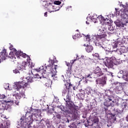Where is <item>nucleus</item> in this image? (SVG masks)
I'll use <instances>...</instances> for the list:
<instances>
[{
    "label": "nucleus",
    "instance_id": "nucleus-38",
    "mask_svg": "<svg viewBox=\"0 0 128 128\" xmlns=\"http://www.w3.org/2000/svg\"><path fill=\"white\" fill-rule=\"evenodd\" d=\"M20 94V98H26V94H24V93H19Z\"/></svg>",
    "mask_w": 128,
    "mask_h": 128
},
{
    "label": "nucleus",
    "instance_id": "nucleus-15",
    "mask_svg": "<svg viewBox=\"0 0 128 128\" xmlns=\"http://www.w3.org/2000/svg\"><path fill=\"white\" fill-rule=\"evenodd\" d=\"M117 52H118L119 54H126V52H128V48H126L124 46H121L120 48L118 49Z\"/></svg>",
    "mask_w": 128,
    "mask_h": 128
},
{
    "label": "nucleus",
    "instance_id": "nucleus-11",
    "mask_svg": "<svg viewBox=\"0 0 128 128\" xmlns=\"http://www.w3.org/2000/svg\"><path fill=\"white\" fill-rule=\"evenodd\" d=\"M94 73L96 74L97 78H100V76H102L104 75V73L98 66L96 67L95 70H94Z\"/></svg>",
    "mask_w": 128,
    "mask_h": 128
},
{
    "label": "nucleus",
    "instance_id": "nucleus-45",
    "mask_svg": "<svg viewBox=\"0 0 128 128\" xmlns=\"http://www.w3.org/2000/svg\"><path fill=\"white\" fill-rule=\"evenodd\" d=\"M34 78H40V76L38 75V74H36L34 77Z\"/></svg>",
    "mask_w": 128,
    "mask_h": 128
},
{
    "label": "nucleus",
    "instance_id": "nucleus-21",
    "mask_svg": "<svg viewBox=\"0 0 128 128\" xmlns=\"http://www.w3.org/2000/svg\"><path fill=\"white\" fill-rule=\"evenodd\" d=\"M27 112H29L30 114H32L34 116V114H38V110L34 109L31 108L30 109V111H27Z\"/></svg>",
    "mask_w": 128,
    "mask_h": 128
},
{
    "label": "nucleus",
    "instance_id": "nucleus-63",
    "mask_svg": "<svg viewBox=\"0 0 128 128\" xmlns=\"http://www.w3.org/2000/svg\"><path fill=\"white\" fill-rule=\"evenodd\" d=\"M124 106H126V105H124Z\"/></svg>",
    "mask_w": 128,
    "mask_h": 128
},
{
    "label": "nucleus",
    "instance_id": "nucleus-19",
    "mask_svg": "<svg viewBox=\"0 0 128 128\" xmlns=\"http://www.w3.org/2000/svg\"><path fill=\"white\" fill-rule=\"evenodd\" d=\"M16 88H17L18 90H22V88H24V84H22V82H18L15 84Z\"/></svg>",
    "mask_w": 128,
    "mask_h": 128
},
{
    "label": "nucleus",
    "instance_id": "nucleus-49",
    "mask_svg": "<svg viewBox=\"0 0 128 128\" xmlns=\"http://www.w3.org/2000/svg\"><path fill=\"white\" fill-rule=\"evenodd\" d=\"M94 128H100V125L98 124H96V126H94Z\"/></svg>",
    "mask_w": 128,
    "mask_h": 128
},
{
    "label": "nucleus",
    "instance_id": "nucleus-51",
    "mask_svg": "<svg viewBox=\"0 0 128 128\" xmlns=\"http://www.w3.org/2000/svg\"><path fill=\"white\" fill-rule=\"evenodd\" d=\"M72 108H74V110H76L78 109V107H72V108L70 110H72Z\"/></svg>",
    "mask_w": 128,
    "mask_h": 128
},
{
    "label": "nucleus",
    "instance_id": "nucleus-27",
    "mask_svg": "<svg viewBox=\"0 0 128 128\" xmlns=\"http://www.w3.org/2000/svg\"><path fill=\"white\" fill-rule=\"evenodd\" d=\"M26 66H28L26 62H23L20 66V68H22V70H26Z\"/></svg>",
    "mask_w": 128,
    "mask_h": 128
},
{
    "label": "nucleus",
    "instance_id": "nucleus-44",
    "mask_svg": "<svg viewBox=\"0 0 128 128\" xmlns=\"http://www.w3.org/2000/svg\"><path fill=\"white\" fill-rule=\"evenodd\" d=\"M56 118H58V120H60V118H62V116L60 114H57Z\"/></svg>",
    "mask_w": 128,
    "mask_h": 128
},
{
    "label": "nucleus",
    "instance_id": "nucleus-9",
    "mask_svg": "<svg viewBox=\"0 0 128 128\" xmlns=\"http://www.w3.org/2000/svg\"><path fill=\"white\" fill-rule=\"evenodd\" d=\"M18 51L16 50V49H13V50L10 52L9 54V56H8L6 58H18Z\"/></svg>",
    "mask_w": 128,
    "mask_h": 128
},
{
    "label": "nucleus",
    "instance_id": "nucleus-2",
    "mask_svg": "<svg viewBox=\"0 0 128 128\" xmlns=\"http://www.w3.org/2000/svg\"><path fill=\"white\" fill-rule=\"evenodd\" d=\"M73 98L74 95L72 94V92H68L67 95L66 96V98H64V100L66 102V106L68 110H72L74 104L72 100Z\"/></svg>",
    "mask_w": 128,
    "mask_h": 128
},
{
    "label": "nucleus",
    "instance_id": "nucleus-10",
    "mask_svg": "<svg viewBox=\"0 0 128 128\" xmlns=\"http://www.w3.org/2000/svg\"><path fill=\"white\" fill-rule=\"evenodd\" d=\"M20 126L22 128H28V122L24 120V116H22L20 119Z\"/></svg>",
    "mask_w": 128,
    "mask_h": 128
},
{
    "label": "nucleus",
    "instance_id": "nucleus-62",
    "mask_svg": "<svg viewBox=\"0 0 128 128\" xmlns=\"http://www.w3.org/2000/svg\"><path fill=\"white\" fill-rule=\"evenodd\" d=\"M75 128H76V126H75Z\"/></svg>",
    "mask_w": 128,
    "mask_h": 128
},
{
    "label": "nucleus",
    "instance_id": "nucleus-37",
    "mask_svg": "<svg viewBox=\"0 0 128 128\" xmlns=\"http://www.w3.org/2000/svg\"><path fill=\"white\" fill-rule=\"evenodd\" d=\"M48 62L50 64H51V66H54V60H52L50 59Z\"/></svg>",
    "mask_w": 128,
    "mask_h": 128
},
{
    "label": "nucleus",
    "instance_id": "nucleus-52",
    "mask_svg": "<svg viewBox=\"0 0 128 128\" xmlns=\"http://www.w3.org/2000/svg\"><path fill=\"white\" fill-rule=\"evenodd\" d=\"M1 118H6V116L4 114L1 115Z\"/></svg>",
    "mask_w": 128,
    "mask_h": 128
},
{
    "label": "nucleus",
    "instance_id": "nucleus-7",
    "mask_svg": "<svg viewBox=\"0 0 128 128\" xmlns=\"http://www.w3.org/2000/svg\"><path fill=\"white\" fill-rule=\"evenodd\" d=\"M15 99L11 100L10 101H7V102H12L13 104H15L17 106H18L20 104V93H16L15 94Z\"/></svg>",
    "mask_w": 128,
    "mask_h": 128
},
{
    "label": "nucleus",
    "instance_id": "nucleus-28",
    "mask_svg": "<svg viewBox=\"0 0 128 128\" xmlns=\"http://www.w3.org/2000/svg\"><path fill=\"white\" fill-rule=\"evenodd\" d=\"M98 66L100 68V70H103L104 72H108V69L104 68V64H100Z\"/></svg>",
    "mask_w": 128,
    "mask_h": 128
},
{
    "label": "nucleus",
    "instance_id": "nucleus-1",
    "mask_svg": "<svg viewBox=\"0 0 128 128\" xmlns=\"http://www.w3.org/2000/svg\"><path fill=\"white\" fill-rule=\"evenodd\" d=\"M120 6H122L123 8L120 10V11H118V9L116 8H115L116 14H120L122 18H123V20L126 23L128 22V4H126V6L120 4Z\"/></svg>",
    "mask_w": 128,
    "mask_h": 128
},
{
    "label": "nucleus",
    "instance_id": "nucleus-32",
    "mask_svg": "<svg viewBox=\"0 0 128 128\" xmlns=\"http://www.w3.org/2000/svg\"><path fill=\"white\" fill-rule=\"evenodd\" d=\"M128 40L127 36L122 38V44H128Z\"/></svg>",
    "mask_w": 128,
    "mask_h": 128
},
{
    "label": "nucleus",
    "instance_id": "nucleus-57",
    "mask_svg": "<svg viewBox=\"0 0 128 128\" xmlns=\"http://www.w3.org/2000/svg\"><path fill=\"white\" fill-rule=\"evenodd\" d=\"M96 20H96V19H94V22H96Z\"/></svg>",
    "mask_w": 128,
    "mask_h": 128
},
{
    "label": "nucleus",
    "instance_id": "nucleus-48",
    "mask_svg": "<svg viewBox=\"0 0 128 128\" xmlns=\"http://www.w3.org/2000/svg\"><path fill=\"white\" fill-rule=\"evenodd\" d=\"M92 78V76H90V74H88L87 76H86V78Z\"/></svg>",
    "mask_w": 128,
    "mask_h": 128
},
{
    "label": "nucleus",
    "instance_id": "nucleus-39",
    "mask_svg": "<svg viewBox=\"0 0 128 128\" xmlns=\"http://www.w3.org/2000/svg\"><path fill=\"white\" fill-rule=\"evenodd\" d=\"M0 128H8L6 126V124L2 123L0 125Z\"/></svg>",
    "mask_w": 128,
    "mask_h": 128
},
{
    "label": "nucleus",
    "instance_id": "nucleus-12",
    "mask_svg": "<svg viewBox=\"0 0 128 128\" xmlns=\"http://www.w3.org/2000/svg\"><path fill=\"white\" fill-rule=\"evenodd\" d=\"M7 56L8 53L6 52V50L3 49L1 52V54H0V62H2V60H6Z\"/></svg>",
    "mask_w": 128,
    "mask_h": 128
},
{
    "label": "nucleus",
    "instance_id": "nucleus-6",
    "mask_svg": "<svg viewBox=\"0 0 128 128\" xmlns=\"http://www.w3.org/2000/svg\"><path fill=\"white\" fill-rule=\"evenodd\" d=\"M103 26H102V28H104V30H110V28H108V26H110V24H112V20H110L108 18H106L104 19V18H103Z\"/></svg>",
    "mask_w": 128,
    "mask_h": 128
},
{
    "label": "nucleus",
    "instance_id": "nucleus-47",
    "mask_svg": "<svg viewBox=\"0 0 128 128\" xmlns=\"http://www.w3.org/2000/svg\"><path fill=\"white\" fill-rule=\"evenodd\" d=\"M10 50H14V46L13 45H10Z\"/></svg>",
    "mask_w": 128,
    "mask_h": 128
},
{
    "label": "nucleus",
    "instance_id": "nucleus-60",
    "mask_svg": "<svg viewBox=\"0 0 128 128\" xmlns=\"http://www.w3.org/2000/svg\"><path fill=\"white\" fill-rule=\"evenodd\" d=\"M107 58H112V57L108 56Z\"/></svg>",
    "mask_w": 128,
    "mask_h": 128
},
{
    "label": "nucleus",
    "instance_id": "nucleus-31",
    "mask_svg": "<svg viewBox=\"0 0 128 128\" xmlns=\"http://www.w3.org/2000/svg\"><path fill=\"white\" fill-rule=\"evenodd\" d=\"M0 110H6V104L2 103L0 104Z\"/></svg>",
    "mask_w": 128,
    "mask_h": 128
},
{
    "label": "nucleus",
    "instance_id": "nucleus-61",
    "mask_svg": "<svg viewBox=\"0 0 128 128\" xmlns=\"http://www.w3.org/2000/svg\"><path fill=\"white\" fill-rule=\"evenodd\" d=\"M112 76H114V75L113 74H112Z\"/></svg>",
    "mask_w": 128,
    "mask_h": 128
},
{
    "label": "nucleus",
    "instance_id": "nucleus-50",
    "mask_svg": "<svg viewBox=\"0 0 128 128\" xmlns=\"http://www.w3.org/2000/svg\"><path fill=\"white\" fill-rule=\"evenodd\" d=\"M58 65H54V68L55 70H58Z\"/></svg>",
    "mask_w": 128,
    "mask_h": 128
},
{
    "label": "nucleus",
    "instance_id": "nucleus-13",
    "mask_svg": "<svg viewBox=\"0 0 128 128\" xmlns=\"http://www.w3.org/2000/svg\"><path fill=\"white\" fill-rule=\"evenodd\" d=\"M45 69L44 70V76H50V72L52 70V64H45Z\"/></svg>",
    "mask_w": 128,
    "mask_h": 128
},
{
    "label": "nucleus",
    "instance_id": "nucleus-23",
    "mask_svg": "<svg viewBox=\"0 0 128 128\" xmlns=\"http://www.w3.org/2000/svg\"><path fill=\"white\" fill-rule=\"evenodd\" d=\"M106 36V32H102L100 35H98L96 37V40H102V38H104Z\"/></svg>",
    "mask_w": 128,
    "mask_h": 128
},
{
    "label": "nucleus",
    "instance_id": "nucleus-26",
    "mask_svg": "<svg viewBox=\"0 0 128 128\" xmlns=\"http://www.w3.org/2000/svg\"><path fill=\"white\" fill-rule=\"evenodd\" d=\"M113 86H116L117 90H118V88H120L122 86V84L118 82H114L112 84Z\"/></svg>",
    "mask_w": 128,
    "mask_h": 128
},
{
    "label": "nucleus",
    "instance_id": "nucleus-41",
    "mask_svg": "<svg viewBox=\"0 0 128 128\" xmlns=\"http://www.w3.org/2000/svg\"><path fill=\"white\" fill-rule=\"evenodd\" d=\"M28 127H27V128H34V126H32L31 124H32V123H28Z\"/></svg>",
    "mask_w": 128,
    "mask_h": 128
},
{
    "label": "nucleus",
    "instance_id": "nucleus-54",
    "mask_svg": "<svg viewBox=\"0 0 128 128\" xmlns=\"http://www.w3.org/2000/svg\"><path fill=\"white\" fill-rule=\"evenodd\" d=\"M116 117H114V115L113 116V120H116Z\"/></svg>",
    "mask_w": 128,
    "mask_h": 128
},
{
    "label": "nucleus",
    "instance_id": "nucleus-25",
    "mask_svg": "<svg viewBox=\"0 0 128 128\" xmlns=\"http://www.w3.org/2000/svg\"><path fill=\"white\" fill-rule=\"evenodd\" d=\"M106 66L108 68H114V62L112 60H110L109 62H107Z\"/></svg>",
    "mask_w": 128,
    "mask_h": 128
},
{
    "label": "nucleus",
    "instance_id": "nucleus-46",
    "mask_svg": "<svg viewBox=\"0 0 128 128\" xmlns=\"http://www.w3.org/2000/svg\"><path fill=\"white\" fill-rule=\"evenodd\" d=\"M74 84H71L70 83L69 84V88H68V90H70V88H72L74 87Z\"/></svg>",
    "mask_w": 128,
    "mask_h": 128
},
{
    "label": "nucleus",
    "instance_id": "nucleus-53",
    "mask_svg": "<svg viewBox=\"0 0 128 128\" xmlns=\"http://www.w3.org/2000/svg\"><path fill=\"white\" fill-rule=\"evenodd\" d=\"M44 16H48V12H46L44 14Z\"/></svg>",
    "mask_w": 128,
    "mask_h": 128
},
{
    "label": "nucleus",
    "instance_id": "nucleus-36",
    "mask_svg": "<svg viewBox=\"0 0 128 128\" xmlns=\"http://www.w3.org/2000/svg\"><path fill=\"white\" fill-rule=\"evenodd\" d=\"M4 88L5 90H10V84H6L4 85Z\"/></svg>",
    "mask_w": 128,
    "mask_h": 128
},
{
    "label": "nucleus",
    "instance_id": "nucleus-18",
    "mask_svg": "<svg viewBox=\"0 0 128 128\" xmlns=\"http://www.w3.org/2000/svg\"><path fill=\"white\" fill-rule=\"evenodd\" d=\"M56 70L54 69V68H51V70H50V72L49 74V76H52V78H53V80H54V78H56Z\"/></svg>",
    "mask_w": 128,
    "mask_h": 128
},
{
    "label": "nucleus",
    "instance_id": "nucleus-16",
    "mask_svg": "<svg viewBox=\"0 0 128 128\" xmlns=\"http://www.w3.org/2000/svg\"><path fill=\"white\" fill-rule=\"evenodd\" d=\"M78 56H76V58L71 60L70 63L66 62V66H68V70H70H70L72 68V64H74V62H76V60H78Z\"/></svg>",
    "mask_w": 128,
    "mask_h": 128
},
{
    "label": "nucleus",
    "instance_id": "nucleus-5",
    "mask_svg": "<svg viewBox=\"0 0 128 128\" xmlns=\"http://www.w3.org/2000/svg\"><path fill=\"white\" fill-rule=\"evenodd\" d=\"M112 97H108V100H106L104 102V106L105 107L102 108V110H104V112H108V106H112L114 104H112V102H114L112 101Z\"/></svg>",
    "mask_w": 128,
    "mask_h": 128
},
{
    "label": "nucleus",
    "instance_id": "nucleus-33",
    "mask_svg": "<svg viewBox=\"0 0 128 128\" xmlns=\"http://www.w3.org/2000/svg\"><path fill=\"white\" fill-rule=\"evenodd\" d=\"M4 123L5 124L6 128H10V121H5Z\"/></svg>",
    "mask_w": 128,
    "mask_h": 128
},
{
    "label": "nucleus",
    "instance_id": "nucleus-35",
    "mask_svg": "<svg viewBox=\"0 0 128 128\" xmlns=\"http://www.w3.org/2000/svg\"><path fill=\"white\" fill-rule=\"evenodd\" d=\"M102 84H106V77H102Z\"/></svg>",
    "mask_w": 128,
    "mask_h": 128
},
{
    "label": "nucleus",
    "instance_id": "nucleus-8",
    "mask_svg": "<svg viewBox=\"0 0 128 128\" xmlns=\"http://www.w3.org/2000/svg\"><path fill=\"white\" fill-rule=\"evenodd\" d=\"M24 120L28 124H32L34 122V116L30 112H26L24 117Z\"/></svg>",
    "mask_w": 128,
    "mask_h": 128
},
{
    "label": "nucleus",
    "instance_id": "nucleus-4",
    "mask_svg": "<svg viewBox=\"0 0 128 128\" xmlns=\"http://www.w3.org/2000/svg\"><path fill=\"white\" fill-rule=\"evenodd\" d=\"M89 120L92 123L91 126H94L95 124H98V117L94 114H92L89 117Z\"/></svg>",
    "mask_w": 128,
    "mask_h": 128
},
{
    "label": "nucleus",
    "instance_id": "nucleus-17",
    "mask_svg": "<svg viewBox=\"0 0 128 128\" xmlns=\"http://www.w3.org/2000/svg\"><path fill=\"white\" fill-rule=\"evenodd\" d=\"M84 46H86L85 50L86 52H92V50H94V47H92L91 45H87L86 44H84Z\"/></svg>",
    "mask_w": 128,
    "mask_h": 128
},
{
    "label": "nucleus",
    "instance_id": "nucleus-24",
    "mask_svg": "<svg viewBox=\"0 0 128 128\" xmlns=\"http://www.w3.org/2000/svg\"><path fill=\"white\" fill-rule=\"evenodd\" d=\"M20 56H22L24 58H26V56H28L26 54L23 53L21 51H18V56L17 58H20Z\"/></svg>",
    "mask_w": 128,
    "mask_h": 128
},
{
    "label": "nucleus",
    "instance_id": "nucleus-40",
    "mask_svg": "<svg viewBox=\"0 0 128 128\" xmlns=\"http://www.w3.org/2000/svg\"><path fill=\"white\" fill-rule=\"evenodd\" d=\"M13 72H14V74H20V71L18 68L13 70Z\"/></svg>",
    "mask_w": 128,
    "mask_h": 128
},
{
    "label": "nucleus",
    "instance_id": "nucleus-43",
    "mask_svg": "<svg viewBox=\"0 0 128 128\" xmlns=\"http://www.w3.org/2000/svg\"><path fill=\"white\" fill-rule=\"evenodd\" d=\"M86 40H88V42H90V36L88 35L86 36Z\"/></svg>",
    "mask_w": 128,
    "mask_h": 128
},
{
    "label": "nucleus",
    "instance_id": "nucleus-30",
    "mask_svg": "<svg viewBox=\"0 0 128 128\" xmlns=\"http://www.w3.org/2000/svg\"><path fill=\"white\" fill-rule=\"evenodd\" d=\"M72 118L74 120H76L77 118H78V114L77 112H74V113L72 115Z\"/></svg>",
    "mask_w": 128,
    "mask_h": 128
},
{
    "label": "nucleus",
    "instance_id": "nucleus-3",
    "mask_svg": "<svg viewBox=\"0 0 128 128\" xmlns=\"http://www.w3.org/2000/svg\"><path fill=\"white\" fill-rule=\"evenodd\" d=\"M60 4H62V2L59 0L54 1L53 5L52 4L48 3L46 0H44L42 2V4L45 6H50V8L54 10H52V12H58V10H60V7H56V6H60Z\"/></svg>",
    "mask_w": 128,
    "mask_h": 128
},
{
    "label": "nucleus",
    "instance_id": "nucleus-29",
    "mask_svg": "<svg viewBox=\"0 0 128 128\" xmlns=\"http://www.w3.org/2000/svg\"><path fill=\"white\" fill-rule=\"evenodd\" d=\"M66 92H68V86H66V84H64L62 90V93L66 94Z\"/></svg>",
    "mask_w": 128,
    "mask_h": 128
},
{
    "label": "nucleus",
    "instance_id": "nucleus-20",
    "mask_svg": "<svg viewBox=\"0 0 128 128\" xmlns=\"http://www.w3.org/2000/svg\"><path fill=\"white\" fill-rule=\"evenodd\" d=\"M34 78L32 77H26V80H27V82L24 83V86H28V84H30V82H34Z\"/></svg>",
    "mask_w": 128,
    "mask_h": 128
},
{
    "label": "nucleus",
    "instance_id": "nucleus-42",
    "mask_svg": "<svg viewBox=\"0 0 128 128\" xmlns=\"http://www.w3.org/2000/svg\"><path fill=\"white\" fill-rule=\"evenodd\" d=\"M118 42H116L113 46L114 48H118Z\"/></svg>",
    "mask_w": 128,
    "mask_h": 128
},
{
    "label": "nucleus",
    "instance_id": "nucleus-22",
    "mask_svg": "<svg viewBox=\"0 0 128 128\" xmlns=\"http://www.w3.org/2000/svg\"><path fill=\"white\" fill-rule=\"evenodd\" d=\"M36 70L40 72V74H42V76H44V66H42L37 68H36Z\"/></svg>",
    "mask_w": 128,
    "mask_h": 128
},
{
    "label": "nucleus",
    "instance_id": "nucleus-34",
    "mask_svg": "<svg viewBox=\"0 0 128 128\" xmlns=\"http://www.w3.org/2000/svg\"><path fill=\"white\" fill-rule=\"evenodd\" d=\"M80 34H75L74 36H72V38H74V40H76V38H80Z\"/></svg>",
    "mask_w": 128,
    "mask_h": 128
},
{
    "label": "nucleus",
    "instance_id": "nucleus-56",
    "mask_svg": "<svg viewBox=\"0 0 128 128\" xmlns=\"http://www.w3.org/2000/svg\"><path fill=\"white\" fill-rule=\"evenodd\" d=\"M83 118H86V116H82Z\"/></svg>",
    "mask_w": 128,
    "mask_h": 128
},
{
    "label": "nucleus",
    "instance_id": "nucleus-58",
    "mask_svg": "<svg viewBox=\"0 0 128 128\" xmlns=\"http://www.w3.org/2000/svg\"><path fill=\"white\" fill-rule=\"evenodd\" d=\"M72 88L74 90H76V87H74V86L72 87Z\"/></svg>",
    "mask_w": 128,
    "mask_h": 128
},
{
    "label": "nucleus",
    "instance_id": "nucleus-64",
    "mask_svg": "<svg viewBox=\"0 0 128 128\" xmlns=\"http://www.w3.org/2000/svg\"><path fill=\"white\" fill-rule=\"evenodd\" d=\"M107 126H108V124Z\"/></svg>",
    "mask_w": 128,
    "mask_h": 128
},
{
    "label": "nucleus",
    "instance_id": "nucleus-59",
    "mask_svg": "<svg viewBox=\"0 0 128 128\" xmlns=\"http://www.w3.org/2000/svg\"><path fill=\"white\" fill-rule=\"evenodd\" d=\"M108 54H112V52H108Z\"/></svg>",
    "mask_w": 128,
    "mask_h": 128
},
{
    "label": "nucleus",
    "instance_id": "nucleus-55",
    "mask_svg": "<svg viewBox=\"0 0 128 128\" xmlns=\"http://www.w3.org/2000/svg\"><path fill=\"white\" fill-rule=\"evenodd\" d=\"M2 98L3 99L6 98V95H2Z\"/></svg>",
    "mask_w": 128,
    "mask_h": 128
},
{
    "label": "nucleus",
    "instance_id": "nucleus-14",
    "mask_svg": "<svg viewBox=\"0 0 128 128\" xmlns=\"http://www.w3.org/2000/svg\"><path fill=\"white\" fill-rule=\"evenodd\" d=\"M44 84H45L46 86H50L52 84V80L47 78L46 75H43V78H42Z\"/></svg>",
    "mask_w": 128,
    "mask_h": 128
}]
</instances>
